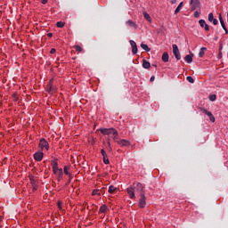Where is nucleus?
<instances>
[{"label": "nucleus", "instance_id": "11", "mask_svg": "<svg viewBox=\"0 0 228 228\" xmlns=\"http://www.w3.org/2000/svg\"><path fill=\"white\" fill-rule=\"evenodd\" d=\"M191 10H197V8H200V3L199 1L191 0Z\"/></svg>", "mask_w": 228, "mask_h": 228}, {"label": "nucleus", "instance_id": "7", "mask_svg": "<svg viewBox=\"0 0 228 228\" xmlns=\"http://www.w3.org/2000/svg\"><path fill=\"white\" fill-rule=\"evenodd\" d=\"M116 143H118L120 145V147H129L131 145L129 141H127L126 139H121V140L117 139Z\"/></svg>", "mask_w": 228, "mask_h": 228}, {"label": "nucleus", "instance_id": "25", "mask_svg": "<svg viewBox=\"0 0 228 228\" xmlns=\"http://www.w3.org/2000/svg\"><path fill=\"white\" fill-rule=\"evenodd\" d=\"M199 24H200V28H204L207 23H206V20H199Z\"/></svg>", "mask_w": 228, "mask_h": 228}, {"label": "nucleus", "instance_id": "6", "mask_svg": "<svg viewBox=\"0 0 228 228\" xmlns=\"http://www.w3.org/2000/svg\"><path fill=\"white\" fill-rule=\"evenodd\" d=\"M141 199L139 200V208H141L142 209H143V208H145V206H147V198H145V194H141Z\"/></svg>", "mask_w": 228, "mask_h": 228}, {"label": "nucleus", "instance_id": "15", "mask_svg": "<svg viewBox=\"0 0 228 228\" xmlns=\"http://www.w3.org/2000/svg\"><path fill=\"white\" fill-rule=\"evenodd\" d=\"M141 47H142V49L146 51V53H150V51H151V48H149V45H147L146 44L142 43Z\"/></svg>", "mask_w": 228, "mask_h": 228}, {"label": "nucleus", "instance_id": "12", "mask_svg": "<svg viewBox=\"0 0 228 228\" xmlns=\"http://www.w3.org/2000/svg\"><path fill=\"white\" fill-rule=\"evenodd\" d=\"M169 58H170V56L168 55V53L165 52L162 54V61H164V63H168Z\"/></svg>", "mask_w": 228, "mask_h": 228}, {"label": "nucleus", "instance_id": "32", "mask_svg": "<svg viewBox=\"0 0 228 228\" xmlns=\"http://www.w3.org/2000/svg\"><path fill=\"white\" fill-rule=\"evenodd\" d=\"M75 49H76V51H77V53H81V51H83V49H82L81 46H79V45H76V46H75Z\"/></svg>", "mask_w": 228, "mask_h": 228}, {"label": "nucleus", "instance_id": "26", "mask_svg": "<svg viewBox=\"0 0 228 228\" xmlns=\"http://www.w3.org/2000/svg\"><path fill=\"white\" fill-rule=\"evenodd\" d=\"M214 19H215V16L213 15V12H210L208 14V20H209V22H213Z\"/></svg>", "mask_w": 228, "mask_h": 228}, {"label": "nucleus", "instance_id": "10", "mask_svg": "<svg viewBox=\"0 0 228 228\" xmlns=\"http://www.w3.org/2000/svg\"><path fill=\"white\" fill-rule=\"evenodd\" d=\"M130 45L132 47L133 54H136L138 53V46L136 45V42L130 40Z\"/></svg>", "mask_w": 228, "mask_h": 228}, {"label": "nucleus", "instance_id": "34", "mask_svg": "<svg viewBox=\"0 0 228 228\" xmlns=\"http://www.w3.org/2000/svg\"><path fill=\"white\" fill-rule=\"evenodd\" d=\"M64 174L66 175H69L70 174L69 173V167L66 166V167H64Z\"/></svg>", "mask_w": 228, "mask_h": 228}, {"label": "nucleus", "instance_id": "46", "mask_svg": "<svg viewBox=\"0 0 228 228\" xmlns=\"http://www.w3.org/2000/svg\"><path fill=\"white\" fill-rule=\"evenodd\" d=\"M43 4H47V0H42Z\"/></svg>", "mask_w": 228, "mask_h": 228}, {"label": "nucleus", "instance_id": "5", "mask_svg": "<svg viewBox=\"0 0 228 228\" xmlns=\"http://www.w3.org/2000/svg\"><path fill=\"white\" fill-rule=\"evenodd\" d=\"M39 147H40V149H42V151H44V149H45V151H48L49 142H47V141L45 139L42 138L39 141Z\"/></svg>", "mask_w": 228, "mask_h": 228}, {"label": "nucleus", "instance_id": "28", "mask_svg": "<svg viewBox=\"0 0 228 228\" xmlns=\"http://www.w3.org/2000/svg\"><path fill=\"white\" fill-rule=\"evenodd\" d=\"M92 195H99V196H101V191L94 190Z\"/></svg>", "mask_w": 228, "mask_h": 228}, {"label": "nucleus", "instance_id": "53", "mask_svg": "<svg viewBox=\"0 0 228 228\" xmlns=\"http://www.w3.org/2000/svg\"><path fill=\"white\" fill-rule=\"evenodd\" d=\"M220 50H222V46L220 47Z\"/></svg>", "mask_w": 228, "mask_h": 228}, {"label": "nucleus", "instance_id": "3", "mask_svg": "<svg viewBox=\"0 0 228 228\" xmlns=\"http://www.w3.org/2000/svg\"><path fill=\"white\" fill-rule=\"evenodd\" d=\"M53 83H54V78H51L46 86V92H48V94H54V92H56V86H54Z\"/></svg>", "mask_w": 228, "mask_h": 228}, {"label": "nucleus", "instance_id": "8", "mask_svg": "<svg viewBox=\"0 0 228 228\" xmlns=\"http://www.w3.org/2000/svg\"><path fill=\"white\" fill-rule=\"evenodd\" d=\"M201 111H202V113H205V115H208L210 122H215V116H213V113H211V111H208L206 109H201Z\"/></svg>", "mask_w": 228, "mask_h": 228}, {"label": "nucleus", "instance_id": "9", "mask_svg": "<svg viewBox=\"0 0 228 228\" xmlns=\"http://www.w3.org/2000/svg\"><path fill=\"white\" fill-rule=\"evenodd\" d=\"M34 159L36 161H42L44 159V152L42 151H37L34 154Z\"/></svg>", "mask_w": 228, "mask_h": 228}, {"label": "nucleus", "instance_id": "47", "mask_svg": "<svg viewBox=\"0 0 228 228\" xmlns=\"http://www.w3.org/2000/svg\"><path fill=\"white\" fill-rule=\"evenodd\" d=\"M224 31H225V35H227L228 34L227 27H225Z\"/></svg>", "mask_w": 228, "mask_h": 228}, {"label": "nucleus", "instance_id": "38", "mask_svg": "<svg viewBox=\"0 0 228 228\" xmlns=\"http://www.w3.org/2000/svg\"><path fill=\"white\" fill-rule=\"evenodd\" d=\"M57 206H58L60 211H61V209H62V208H61V201H58Z\"/></svg>", "mask_w": 228, "mask_h": 228}, {"label": "nucleus", "instance_id": "23", "mask_svg": "<svg viewBox=\"0 0 228 228\" xmlns=\"http://www.w3.org/2000/svg\"><path fill=\"white\" fill-rule=\"evenodd\" d=\"M55 175H58V177H63V169L60 168V169L56 172Z\"/></svg>", "mask_w": 228, "mask_h": 228}, {"label": "nucleus", "instance_id": "50", "mask_svg": "<svg viewBox=\"0 0 228 228\" xmlns=\"http://www.w3.org/2000/svg\"><path fill=\"white\" fill-rule=\"evenodd\" d=\"M0 222H3V217L2 216H0Z\"/></svg>", "mask_w": 228, "mask_h": 228}, {"label": "nucleus", "instance_id": "43", "mask_svg": "<svg viewBox=\"0 0 228 228\" xmlns=\"http://www.w3.org/2000/svg\"><path fill=\"white\" fill-rule=\"evenodd\" d=\"M69 175V183H70V181H72V175Z\"/></svg>", "mask_w": 228, "mask_h": 228}, {"label": "nucleus", "instance_id": "13", "mask_svg": "<svg viewBox=\"0 0 228 228\" xmlns=\"http://www.w3.org/2000/svg\"><path fill=\"white\" fill-rule=\"evenodd\" d=\"M185 61H187V63H191V61H193V54H188L184 57Z\"/></svg>", "mask_w": 228, "mask_h": 228}, {"label": "nucleus", "instance_id": "1", "mask_svg": "<svg viewBox=\"0 0 228 228\" xmlns=\"http://www.w3.org/2000/svg\"><path fill=\"white\" fill-rule=\"evenodd\" d=\"M145 187L141 183H135L133 185L129 186L126 189V191L128 193V196L130 199L134 200L136 199V195L134 193H138L139 197L142 196V194H145Z\"/></svg>", "mask_w": 228, "mask_h": 228}, {"label": "nucleus", "instance_id": "45", "mask_svg": "<svg viewBox=\"0 0 228 228\" xmlns=\"http://www.w3.org/2000/svg\"><path fill=\"white\" fill-rule=\"evenodd\" d=\"M47 37H48L49 38H52L53 33H48V34H47Z\"/></svg>", "mask_w": 228, "mask_h": 228}, {"label": "nucleus", "instance_id": "42", "mask_svg": "<svg viewBox=\"0 0 228 228\" xmlns=\"http://www.w3.org/2000/svg\"><path fill=\"white\" fill-rule=\"evenodd\" d=\"M156 79V77L154 76L151 77L150 81L152 83V81H154Z\"/></svg>", "mask_w": 228, "mask_h": 228}, {"label": "nucleus", "instance_id": "33", "mask_svg": "<svg viewBox=\"0 0 228 228\" xmlns=\"http://www.w3.org/2000/svg\"><path fill=\"white\" fill-rule=\"evenodd\" d=\"M101 154L103 158H108V154H106V151L104 150L101 151Z\"/></svg>", "mask_w": 228, "mask_h": 228}, {"label": "nucleus", "instance_id": "31", "mask_svg": "<svg viewBox=\"0 0 228 228\" xmlns=\"http://www.w3.org/2000/svg\"><path fill=\"white\" fill-rule=\"evenodd\" d=\"M186 79L189 83H195V80L191 77H187Z\"/></svg>", "mask_w": 228, "mask_h": 228}, {"label": "nucleus", "instance_id": "48", "mask_svg": "<svg viewBox=\"0 0 228 228\" xmlns=\"http://www.w3.org/2000/svg\"><path fill=\"white\" fill-rule=\"evenodd\" d=\"M219 58H222V52H219Z\"/></svg>", "mask_w": 228, "mask_h": 228}, {"label": "nucleus", "instance_id": "49", "mask_svg": "<svg viewBox=\"0 0 228 228\" xmlns=\"http://www.w3.org/2000/svg\"><path fill=\"white\" fill-rule=\"evenodd\" d=\"M30 181H31L32 183H35V179H33V178H30Z\"/></svg>", "mask_w": 228, "mask_h": 228}, {"label": "nucleus", "instance_id": "30", "mask_svg": "<svg viewBox=\"0 0 228 228\" xmlns=\"http://www.w3.org/2000/svg\"><path fill=\"white\" fill-rule=\"evenodd\" d=\"M103 163L105 165H110V159H108V157H103Z\"/></svg>", "mask_w": 228, "mask_h": 228}, {"label": "nucleus", "instance_id": "14", "mask_svg": "<svg viewBox=\"0 0 228 228\" xmlns=\"http://www.w3.org/2000/svg\"><path fill=\"white\" fill-rule=\"evenodd\" d=\"M142 67L143 69H151V62L147 61V60H142Z\"/></svg>", "mask_w": 228, "mask_h": 228}, {"label": "nucleus", "instance_id": "27", "mask_svg": "<svg viewBox=\"0 0 228 228\" xmlns=\"http://www.w3.org/2000/svg\"><path fill=\"white\" fill-rule=\"evenodd\" d=\"M57 28H63L65 26V22L58 21L56 24Z\"/></svg>", "mask_w": 228, "mask_h": 228}, {"label": "nucleus", "instance_id": "20", "mask_svg": "<svg viewBox=\"0 0 228 228\" xmlns=\"http://www.w3.org/2000/svg\"><path fill=\"white\" fill-rule=\"evenodd\" d=\"M127 26H130V28H136V23H134L133 20H129L126 21Z\"/></svg>", "mask_w": 228, "mask_h": 228}, {"label": "nucleus", "instance_id": "16", "mask_svg": "<svg viewBox=\"0 0 228 228\" xmlns=\"http://www.w3.org/2000/svg\"><path fill=\"white\" fill-rule=\"evenodd\" d=\"M181 8H183V2H181L179 5L176 7V9L175 10V15H177V13L181 12Z\"/></svg>", "mask_w": 228, "mask_h": 228}, {"label": "nucleus", "instance_id": "19", "mask_svg": "<svg viewBox=\"0 0 228 228\" xmlns=\"http://www.w3.org/2000/svg\"><path fill=\"white\" fill-rule=\"evenodd\" d=\"M205 51H208V48H206V47L200 48V53H199L200 58H202V57L204 56Z\"/></svg>", "mask_w": 228, "mask_h": 228}, {"label": "nucleus", "instance_id": "39", "mask_svg": "<svg viewBox=\"0 0 228 228\" xmlns=\"http://www.w3.org/2000/svg\"><path fill=\"white\" fill-rule=\"evenodd\" d=\"M54 53H56V49L52 48L50 51V54H54Z\"/></svg>", "mask_w": 228, "mask_h": 228}, {"label": "nucleus", "instance_id": "22", "mask_svg": "<svg viewBox=\"0 0 228 228\" xmlns=\"http://www.w3.org/2000/svg\"><path fill=\"white\" fill-rule=\"evenodd\" d=\"M143 17L148 20V22H151V20H152V18H151V15H149V13L147 12H143Z\"/></svg>", "mask_w": 228, "mask_h": 228}, {"label": "nucleus", "instance_id": "18", "mask_svg": "<svg viewBox=\"0 0 228 228\" xmlns=\"http://www.w3.org/2000/svg\"><path fill=\"white\" fill-rule=\"evenodd\" d=\"M219 21H220V24H221L223 29H225V28H226L225 27V22H224V18H222L221 14L219 15Z\"/></svg>", "mask_w": 228, "mask_h": 228}, {"label": "nucleus", "instance_id": "41", "mask_svg": "<svg viewBox=\"0 0 228 228\" xmlns=\"http://www.w3.org/2000/svg\"><path fill=\"white\" fill-rule=\"evenodd\" d=\"M58 170H60V168H58V167H57V168H55V169H54V168H53V174H56V173L58 172Z\"/></svg>", "mask_w": 228, "mask_h": 228}, {"label": "nucleus", "instance_id": "17", "mask_svg": "<svg viewBox=\"0 0 228 228\" xmlns=\"http://www.w3.org/2000/svg\"><path fill=\"white\" fill-rule=\"evenodd\" d=\"M106 211H108V207L106 205H102L99 209V213H106Z\"/></svg>", "mask_w": 228, "mask_h": 228}, {"label": "nucleus", "instance_id": "2", "mask_svg": "<svg viewBox=\"0 0 228 228\" xmlns=\"http://www.w3.org/2000/svg\"><path fill=\"white\" fill-rule=\"evenodd\" d=\"M99 131L102 134L111 136L114 142L118 140V132L115 128H100Z\"/></svg>", "mask_w": 228, "mask_h": 228}, {"label": "nucleus", "instance_id": "24", "mask_svg": "<svg viewBox=\"0 0 228 228\" xmlns=\"http://www.w3.org/2000/svg\"><path fill=\"white\" fill-rule=\"evenodd\" d=\"M52 167L53 168L56 169L58 168V159H54L53 162H52Z\"/></svg>", "mask_w": 228, "mask_h": 228}, {"label": "nucleus", "instance_id": "36", "mask_svg": "<svg viewBox=\"0 0 228 228\" xmlns=\"http://www.w3.org/2000/svg\"><path fill=\"white\" fill-rule=\"evenodd\" d=\"M212 22H213L214 26L218 25V20H216L215 18L213 19Z\"/></svg>", "mask_w": 228, "mask_h": 228}, {"label": "nucleus", "instance_id": "44", "mask_svg": "<svg viewBox=\"0 0 228 228\" xmlns=\"http://www.w3.org/2000/svg\"><path fill=\"white\" fill-rule=\"evenodd\" d=\"M177 3V0H171L172 4H175Z\"/></svg>", "mask_w": 228, "mask_h": 228}, {"label": "nucleus", "instance_id": "35", "mask_svg": "<svg viewBox=\"0 0 228 228\" xmlns=\"http://www.w3.org/2000/svg\"><path fill=\"white\" fill-rule=\"evenodd\" d=\"M194 17L197 19L198 17H200V12H199L198 11H196L194 12Z\"/></svg>", "mask_w": 228, "mask_h": 228}, {"label": "nucleus", "instance_id": "52", "mask_svg": "<svg viewBox=\"0 0 228 228\" xmlns=\"http://www.w3.org/2000/svg\"><path fill=\"white\" fill-rule=\"evenodd\" d=\"M110 138L107 139L108 142H110Z\"/></svg>", "mask_w": 228, "mask_h": 228}, {"label": "nucleus", "instance_id": "40", "mask_svg": "<svg viewBox=\"0 0 228 228\" xmlns=\"http://www.w3.org/2000/svg\"><path fill=\"white\" fill-rule=\"evenodd\" d=\"M107 145H108L110 151H112V149H111V142H107Z\"/></svg>", "mask_w": 228, "mask_h": 228}, {"label": "nucleus", "instance_id": "21", "mask_svg": "<svg viewBox=\"0 0 228 228\" xmlns=\"http://www.w3.org/2000/svg\"><path fill=\"white\" fill-rule=\"evenodd\" d=\"M115 191H117V187L110 185L109 187V193H115Z\"/></svg>", "mask_w": 228, "mask_h": 228}, {"label": "nucleus", "instance_id": "51", "mask_svg": "<svg viewBox=\"0 0 228 228\" xmlns=\"http://www.w3.org/2000/svg\"><path fill=\"white\" fill-rule=\"evenodd\" d=\"M15 101H19V99L17 98V97H15V99H14Z\"/></svg>", "mask_w": 228, "mask_h": 228}, {"label": "nucleus", "instance_id": "37", "mask_svg": "<svg viewBox=\"0 0 228 228\" xmlns=\"http://www.w3.org/2000/svg\"><path fill=\"white\" fill-rule=\"evenodd\" d=\"M203 28H205V31H209V25H208V23H206Z\"/></svg>", "mask_w": 228, "mask_h": 228}, {"label": "nucleus", "instance_id": "29", "mask_svg": "<svg viewBox=\"0 0 228 228\" xmlns=\"http://www.w3.org/2000/svg\"><path fill=\"white\" fill-rule=\"evenodd\" d=\"M209 101H216V94H211L210 96H209Z\"/></svg>", "mask_w": 228, "mask_h": 228}, {"label": "nucleus", "instance_id": "4", "mask_svg": "<svg viewBox=\"0 0 228 228\" xmlns=\"http://www.w3.org/2000/svg\"><path fill=\"white\" fill-rule=\"evenodd\" d=\"M173 54L177 61L181 60V52L177 45H173Z\"/></svg>", "mask_w": 228, "mask_h": 228}]
</instances>
